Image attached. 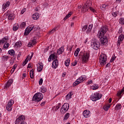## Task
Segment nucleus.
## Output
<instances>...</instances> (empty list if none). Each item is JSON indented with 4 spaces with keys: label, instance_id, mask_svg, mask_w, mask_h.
<instances>
[{
    "label": "nucleus",
    "instance_id": "32",
    "mask_svg": "<svg viewBox=\"0 0 124 124\" xmlns=\"http://www.w3.org/2000/svg\"><path fill=\"white\" fill-rule=\"evenodd\" d=\"M91 89L93 90H97L98 89V85L97 84H94L91 87Z\"/></svg>",
    "mask_w": 124,
    "mask_h": 124
},
{
    "label": "nucleus",
    "instance_id": "38",
    "mask_svg": "<svg viewBox=\"0 0 124 124\" xmlns=\"http://www.w3.org/2000/svg\"><path fill=\"white\" fill-rule=\"evenodd\" d=\"M46 91H47V90L46 89V88L43 86L41 87L40 92H41V93H46Z\"/></svg>",
    "mask_w": 124,
    "mask_h": 124
},
{
    "label": "nucleus",
    "instance_id": "36",
    "mask_svg": "<svg viewBox=\"0 0 124 124\" xmlns=\"http://www.w3.org/2000/svg\"><path fill=\"white\" fill-rule=\"evenodd\" d=\"M60 108L61 104H58V105L57 106L54 107L53 109L55 110V111H57L59 110V109H60Z\"/></svg>",
    "mask_w": 124,
    "mask_h": 124
},
{
    "label": "nucleus",
    "instance_id": "60",
    "mask_svg": "<svg viewBox=\"0 0 124 124\" xmlns=\"http://www.w3.org/2000/svg\"><path fill=\"white\" fill-rule=\"evenodd\" d=\"M17 67V64L14 65L13 68H15V69H16V68Z\"/></svg>",
    "mask_w": 124,
    "mask_h": 124
},
{
    "label": "nucleus",
    "instance_id": "48",
    "mask_svg": "<svg viewBox=\"0 0 124 124\" xmlns=\"http://www.w3.org/2000/svg\"><path fill=\"white\" fill-rule=\"evenodd\" d=\"M117 14H118V13L117 12H112V15L113 17H117Z\"/></svg>",
    "mask_w": 124,
    "mask_h": 124
},
{
    "label": "nucleus",
    "instance_id": "8",
    "mask_svg": "<svg viewBox=\"0 0 124 124\" xmlns=\"http://www.w3.org/2000/svg\"><path fill=\"white\" fill-rule=\"evenodd\" d=\"M68 109H69V104L67 103H65L61 108L60 110L61 113H62V114H64L68 111Z\"/></svg>",
    "mask_w": 124,
    "mask_h": 124
},
{
    "label": "nucleus",
    "instance_id": "3",
    "mask_svg": "<svg viewBox=\"0 0 124 124\" xmlns=\"http://www.w3.org/2000/svg\"><path fill=\"white\" fill-rule=\"evenodd\" d=\"M42 99H43V94L41 93H35L32 97V100L35 102H39Z\"/></svg>",
    "mask_w": 124,
    "mask_h": 124
},
{
    "label": "nucleus",
    "instance_id": "49",
    "mask_svg": "<svg viewBox=\"0 0 124 124\" xmlns=\"http://www.w3.org/2000/svg\"><path fill=\"white\" fill-rule=\"evenodd\" d=\"M115 56H112L111 59L110 60V62H113L115 61Z\"/></svg>",
    "mask_w": 124,
    "mask_h": 124
},
{
    "label": "nucleus",
    "instance_id": "24",
    "mask_svg": "<svg viewBox=\"0 0 124 124\" xmlns=\"http://www.w3.org/2000/svg\"><path fill=\"white\" fill-rule=\"evenodd\" d=\"M14 14H11L8 16V20H10V21H12V20H14Z\"/></svg>",
    "mask_w": 124,
    "mask_h": 124
},
{
    "label": "nucleus",
    "instance_id": "52",
    "mask_svg": "<svg viewBox=\"0 0 124 124\" xmlns=\"http://www.w3.org/2000/svg\"><path fill=\"white\" fill-rule=\"evenodd\" d=\"M72 46H71L69 49H68V47H67V50L68 51H69L70 52H71V51L72 50Z\"/></svg>",
    "mask_w": 124,
    "mask_h": 124
},
{
    "label": "nucleus",
    "instance_id": "22",
    "mask_svg": "<svg viewBox=\"0 0 124 124\" xmlns=\"http://www.w3.org/2000/svg\"><path fill=\"white\" fill-rule=\"evenodd\" d=\"M63 52H64V46H62L58 50L57 53L58 55H61Z\"/></svg>",
    "mask_w": 124,
    "mask_h": 124
},
{
    "label": "nucleus",
    "instance_id": "56",
    "mask_svg": "<svg viewBox=\"0 0 124 124\" xmlns=\"http://www.w3.org/2000/svg\"><path fill=\"white\" fill-rule=\"evenodd\" d=\"M14 71H15V68H12V69L11 70V72H12V73H13V72H14Z\"/></svg>",
    "mask_w": 124,
    "mask_h": 124
},
{
    "label": "nucleus",
    "instance_id": "2",
    "mask_svg": "<svg viewBox=\"0 0 124 124\" xmlns=\"http://www.w3.org/2000/svg\"><path fill=\"white\" fill-rule=\"evenodd\" d=\"M81 60L82 63H87L90 59V53L89 52H84L81 55Z\"/></svg>",
    "mask_w": 124,
    "mask_h": 124
},
{
    "label": "nucleus",
    "instance_id": "26",
    "mask_svg": "<svg viewBox=\"0 0 124 124\" xmlns=\"http://www.w3.org/2000/svg\"><path fill=\"white\" fill-rule=\"evenodd\" d=\"M18 28H19V25H18V24H14L13 27V31H17V30H18Z\"/></svg>",
    "mask_w": 124,
    "mask_h": 124
},
{
    "label": "nucleus",
    "instance_id": "28",
    "mask_svg": "<svg viewBox=\"0 0 124 124\" xmlns=\"http://www.w3.org/2000/svg\"><path fill=\"white\" fill-rule=\"evenodd\" d=\"M110 107H111V105L110 104H108L107 105H105V106H104V109L105 110V111H108V110H109V108H110Z\"/></svg>",
    "mask_w": 124,
    "mask_h": 124
},
{
    "label": "nucleus",
    "instance_id": "61",
    "mask_svg": "<svg viewBox=\"0 0 124 124\" xmlns=\"http://www.w3.org/2000/svg\"><path fill=\"white\" fill-rule=\"evenodd\" d=\"M14 61L12 60H11L10 61V63L11 64V65L13 64Z\"/></svg>",
    "mask_w": 124,
    "mask_h": 124
},
{
    "label": "nucleus",
    "instance_id": "16",
    "mask_svg": "<svg viewBox=\"0 0 124 124\" xmlns=\"http://www.w3.org/2000/svg\"><path fill=\"white\" fill-rule=\"evenodd\" d=\"M59 66V61L57 59L54 60L52 63V67L54 68V69H56L57 67Z\"/></svg>",
    "mask_w": 124,
    "mask_h": 124
},
{
    "label": "nucleus",
    "instance_id": "29",
    "mask_svg": "<svg viewBox=\"0 0 124 124\" xmlns=\"http://www.w3.org/2000/svg\"><path fill=\"white\" fill-rule=\"evenodd\" d=\"M70 116V113H67L63 117V121H66L69 118V116Z\"/></svg>",
    "mask_w": 124,
    "mask_h": 124
},
{
    "label": "nucleus",
    "instance_id": "53",
    "mask_svg": "<svg viewBox=\"0 0 124 124\" xmlns=\"http://www.w3.org/2000/svg\"><path fill=\"white\" fill-rule=\"evenodd\" d=\"M90 9L91 11H92V12H96V11L95 10H94V9H93V8H92V7H90Z\"/></svg>",
    "mask_w": 124,
    "mask_h": 124
},
{
    "label": "nucleus",
    "instance_id": "12",
    "mask_svg": "<svg viewBox=\"0 0 124 124\" xmlns=\"http://www.w3.org/2000/svg\"><path fill=\"white\" fill-rule=\"evenodd\" d=\"M57 58L58 55L56 53H54L49 56L48 59V62H52V60H53V61H55V60H57Z\"/></svg>",
    "mask_w": 124,
    "mask_h": 124
},
{
    "label": "nucleus",
    "instance_id": "1",
    "mask_svg": "<svg viewBox=\"0 0 124 124\" xmlns=\"http://www.w3.org/2000/svg\"><path fill=\"white\" fill-rule=\"evenodd\" d=\"M107 31H108L107 27L103 26L99 30L97 35V37L100 38V41L101 44L103 45H105L108 43V38H107V36H104L105 35V33L107 32Z\"/></svg>",
    "mask_w": 124,
    "mask_h": 124
},
{
    "label": "nucleus",
    "instance_id": "54",
    "mask_svg": "<svg viewBox=\"0 0 124 124\" xmlns=\"http://www.w3.org/2000/svg\"><path fill=\"white\" fill-rule=\"evenodd\" d=\"M93 80H91L87 82V85H91V84H92Z\"/></svg>",
    "mask_w": 124,
    "mask_h": 124
},
{
    "label": "nucleus",
    "instance_id": "40",
    "mask_svg": "<svg viewBox=\"0 0 124 124\" xmlns=\"http://www.w3.org/2000/svg\"><path fill=\"white\" fill-rule=\"evenodd\" d=\"M30 77L31 78V79H33V69H31V71H30Z\"/></svg>",
    "mask_w": 124,
    "mask_h": 124
},
{
    "label": "nucleus",
    "instance_id": "58",
    "mask_svg": "<svg viewBox=\"0 0 124 124\" xmlns=\"http://www.w3.org/2000/svg\"><path fill=\"white\" fill-rule=\"evenodd\" d=\"M31 64H29L27 67V68H31Z\"/></svg>",
    "mask_w": 124,
    "mask_h": 124
},
{
    "label": "nucleus",
    "instance_id": "10",
    "mask_svg": "<svg viewBox=\"0 0 124 124\" xmlns=\"http://www.w3.org/2000/svg\"><path fill=\"white\" fill-rule=\"evenodd\" d=\"M14 104V101L13 100H10L8 104L7 105L6 109L7 111L10 112L12 110V105Z\"/></svg>",
    "mask_w": 124,
    "mask_h": 124
},
{
    "label": "nucleus",
    "instance_id": "42",
    "mask_svg": "<svg viewBox=\"0 0 124 124\" xmlns=\"http://www.w3.org/2000/svg\"><path fill=\"white\" fill-rule=\"evenodd\" d=\"M100 8H101L102 10H105V9H106V5L103 4L101 5Z\"/></svg>",
    "mask_w": 124,
    "mask_h": 124
},
{
    "label": "nucleus",
    "instance_id": "47",
    "mask_svg": "<svg viewBox=\"0 0 124 124\" xmlns=\"http://www.w3.org/2000/svg\"><path fill=\"white\" fill-rule=\"evenodd\" d=\"M2 58L4 59L5 62H7V60H8V59H9V57L8 56H3L2 57Z\"/></svg>",
    "mask_w": 124,
    "mask_h": 124
},
{
    "label": "nucleus",
    "instance_id": "64",
    "mask_svg": "<svg viewBox=\"0 0 124 124\" xmlns=\"http://www.w3.org/2000/svg\"><path fill=\"white\" fill-rule=\"evenodd\" d=\"M26 76H27V74H23V77H26Z\"/></svg>",
    "mask_w": 124,
    "mask_h": 124
},
{
    "label": "nucleus",
    "instance_id": "11",
    "mask_svg": "<svg viewBox=\"0 0 124 124\" xmlns=\"http://www.w3.org/2000/svg\"><path fill=\"white\" fill-rule=\"evenodd\" d=\"M91 46L94 50H98V48L100 47V43L99 42H92Z\"/></svg>",
    "mask_w": 124,
    "mask_h": 124
},
{
    "label": "nucleus",
    "instance_id": "35",
    "mask_svg": "<svg viewBox=\"0 0 124 124\" xmlns=\"http://www.w3.org/2000/svg\"><path fill=\"white\" fill-rule=\"evenodd\" d=\"M115 108L116 110H120V109H122V105L121 104H118L116 105Z\"/></svg>",
    "mask_w": 124,
    "mask_h": 124
},
{
    "label": "nucleus",
    "instance_id": "5",
    "mask_svg": "<svg viewBox=\"0 0 124 124\" xmlns=\"http://www.w3.org/2000/svg\"><path fill=\"white\" fill-rule=\"evenodd\" d=\"M99 62L102 66L105 65L106 64V61L107 59L106 58V55L104 54H102L99 57Z\"/></svg>",
    "mask_w": 124,
    "mask_h": 124
},
{
    "label": "nucleus",
    "instance_id": "34",
    "mask_svg": "<svg viewBox=\"0 0 124 124\" xmlns=\"http://www.w3.org/2000/svg\"><path fill=\"white\" fill-rule=\"evenodd\" d=\"M71 14H72V13L70 12L69 14L66 15V16L63 19L64 21H65V20H66L67 19H68V18H69V17H70V16H71Z\"/></svg>",
    "mask_w": 124,
    "mask_h": 124
},
{
    "label": "nucleus",
    "instance_id": "50",
    "mask_svg": "<svg viewBox=\"0 0 124 124\" xmlns=\"http://www.w3.org/2000/svg\"><path fill=\"white\" fill-rule=\"evenodd\" d=\"M77 64V61H75V62L72 63V65L73 66H75Z\"/></svg>",
    "mask_w": 124,
    "mask_h": 124
},
{
    "label": "nucleus",
    "instance_id": "63",
    "mask_svg": "<svg viewBox=\"0 0 124 124\" xmlns=\"http://www.w3.org/2000/svg\"><path fill=\"white\" fill-rule=\"evenodd\" d=\"M107 67H108V66H110V63H108L106 65Z\"/></svg>",
    "mask_w": 124,
    "mask_h": 124
},
{
    "label": "nucleus",
    "instance_id": "18",
    "mask_svg": "<svg viewBox=\"0 0 124 124\" xmlns=\"http://www.w3.org/2000/svg\"><path fill=\"white\" fill-rule=\"evenodd\" d=\"M83 115L85 118H89L91 116V112L89 110H85L83 111Z\"/></svg>",
    "mask_w": 124,
    "mask_h": 124
},
{
    "label": "nucleus",
    "instance_id": "30",
    "mask_svg": "<svg viewBox=\"0 0 124 124\" xmlns=\"http://www.w3.org/2000/svg\"><path fill=\"white\" fill-rule=\"evenodd\" d=\"M8 54L11 56H14L15 55V51L13 49H11L8 51Z\"/></svg>",
    "mask_w": 124,
    "mask_h": 124
},
{
    "label": "nucleus",
    "instance_id": "14",
    "mask_svg": "<svg viewBox=\"0 0 124 124\" xmlns=\"http://www.w3.org/2000/svg\"><path fill=\"white\" fill-rule=\"evenodd\" d=\"M9 5H10V2L9 1L4 2L2 5V10L4 11V10L9 7Z\"/></svg>",
    "mask_w": 124,
    "mask_h": 124
},
{
    "label": "nucleus",
    "instance_id": "7",
    "mask_svg": "<svg viewBox=\"0 0 124 124\" xmlns=\"http://www.w3.org/2000/svg\"><path fill=\"white\" fill-rule=\"evenodd\" d=\"M25 116L21 115L16 119L15 121V124H20V123H21V124H27V123L24 122V121H25Z\"/></svg>",
    "mask_w": 124,
    "mask_h": 124
},
{
    "label": "nucleus",
    "instance_id": "46",
    "mask_svg": "<svg viewBox=\"0 0 124 124\" xmlns=\"http://www.w3.org/2000/svg\"><path fill=\"white\" fill-rule=\"evenodd\" d=\"M3 47L4 48H5V49H7V48L9 47V44L8 43H5Z\"/></svg>",
    "mask_w": 124,
    "mask_h": 124
},
{
    "label": "nucleus",
    "instance_id": "39",
    "mask_svg": "<svg viewBox=\"0 0 124 124\" xmlns=\"http://www.w3.org/2000/svg\"><path fill=\"white\" fill-rule=\"evenodd\" d=\"M16 47H21L22 46V44L21 42H17L15 44Z\"/></svg>",
    "mask_w": 124,
    "mask_h": 124
},
{
    "label": "nucleus",
    "instance_id": "6",
    "mask_svg": "<svg viewBox=\"0 0 124 124\" xmlns=\"http://www.w3.org/2000/svg\"><path fill=\"white\" fill-rule=\"evenodd\" d=\"M86 79H87V78L86 77V76H82L79 77L73 84V86L75 87L76 86H77V85H78V84H80V83H81V82H83V81H85V80H86Z\"/></svg>",
    "mask_w": 124,
    "mask_h": 124
},
{
    "label": "nucleus",
    "instance_id": "33",
    "mask_svg": "<svg viewBox=\"0 0 124 124\" xmlns=\"http://www.w3.org/2000/svg\"><path fill=\"white\" fill-rule=\"evenodd\" d=\"M80 52V48H78L74 53V55L75 57H77L78 56V54H79V52Z\"/></svg>",
    "mask_w": 124,
    "mask_h": 124
},
{
    "label": "nucleus",
    "instance_id": "43",
    "mask_svg": "<svg viewBox=\"0 0 124 124\" xmlns=\"http://www.w3.org/2000/svg\"><path fill=\"white\" fill-rule=\"evenodd\" d=\"M71 96H72V94H71V93H69L67 95H66V99H70L71 98Z\"/></svg>",
    "mask_w": 124,
    "mask_h": 124
},
{
    "label": "nucleus",
    "instance_id": "13",
    "mask_svg": "<svg viewBox=\"0 0 124 124\" xmlns=\"http://www.w3.org/2000/svg\"><path fill=\"white\" fill-rule=\"evenodd\" d=\"M32 57H33V53H31V54H29L28 57H27V58L25 59V60L24 61V62H23L22 63V65L23 66H25V65H26V63H28V62H29V60L30 59V60H31Z\"/></svg>",
    "mask_w": 124,
    "mask_h": 124
},
{
    "label": "nucleus",
    "instance_id": "55",
    "mask_svg": "<svg viewBox=\"0 0 124 124\" xmlns=\"http://www.w3.org/2000/svg\"><path fill=\"white\" fill-rule=\"evenodd\" d=\"M25 12H26V9H23L21 11V14H24V13H25Z\"/></svg>",
    "mask_w": 124,
    "mask_h": 124
},
{
    "label": "nucleus",
    "instance_id": "4",
    "mask_svg": "<svg viewBox=\"0 0 124 124\" xmlns=\"http://www.w3.org/2000/svg\"><path fill=\"white\" fill-rule=\"evenodd\" d=\"M101 97H102V95L97 92H96L92 94V96L91 97V99L93 101H96L97 100L100 99Z\"/></svg>",
    "mask_w": 124,
    "mask_h": 124
},
{
    "label": "nucleus",
    "instance_id": "25",
    "mask_svg": "<svg viewBox=\"0 0 124 124\" xmlns=\"http://www.w3.org/2000/svg\"><path fill=\"white\" fill-rule=\"evenodd\" d=\"M92 29H93V25H90L86 31V33H90V32L92 31Z\"/></svg>",
    "mask_w": 124,
    "mask_h": 124
},
{
    "label": "nucleus",
    "instance_id": "45",
    "mask_svg": "<svg viewBox=\"0 0 124 124\" xmlns=\"http://www.w3.org/2000/svg\"><path fill=\"white\" fill-rule=\"evenodd\" d=\"M87 29H88V25H84L82 28V31H85Z\"/></svg>",
    "mask_w": 124,
    "mask_h": 124
},
{
    "label": "nucleus",
    "instance_id": "62",
    "mask_svg": "<svg viewBox=\"0 0 124 124\" xmlns=\"http://www.w3.org/2000/svg\"><path fill=\"white\" fill-rule=\"evenodd\" d=\"M108 102H109V103H111V102H112V99H111V98L109 99Z\"/></svg>",
    "mask_w": 124,
    "mask_h": 124
},
{
    "label": "nucleus",
    "instance_id": "19",
    "mask_svg": "<svg viewBox=\"0 0 124 124\" xmlns=\"http://www.w3.org/2000/svg\"><path fill=\"white\" fill-rule=\"evenodd\" d=\"M12 83H13V80L12 79H9L5 86L4 89H8L10 85H12Z\"/></svg>",
    "mask_w": 124,
    "mask_h": 124
},
{
    "label": "nucleus",
    "instance_id": "23",
    "mask_svg": "<svg viewBox=\"0 0 124 124\" xmlns=\"http://www.w3.org/2000/svg\"><path fill=\"white\" fill-rule=\"evenodd\" d=\"M32 18L33 19V20H37V19L39 18V14H38L37 13H34L32 16Z\"/></svg>",
    "mask_w": 124,
    "mask_h": 124
},
{
    "label": "nucleus",
    "instance_id": "15",
    "mask_svg": "<svg viewBox=\"0 0 124 124\" xmlns=\"http://www.w3.org/2000/svg\"><path fill=\"white\" fill-rule=\"evenodd\" d=\"M32 29H33V26H29L28 27L26 30L24 32V35H28L29 34V33L30 32H31V31H32Z\"/></svg>",
    "mask_w": 124,
    "mask_h": 124
},
{
    "label": "nucleus",
    "instance_id": "44",
    "mask_svg": "<svg viewBox=\"0 0 124 124\" xmlns=\"http://www.w3.org/2000/svg\"><path fill=\"white\" fill-rule=\"evenodd\" d=\"M26 27V22H22L20 24L21 29H23V28H25Z\"/></svg>",
    "mask_w": 124,
    "mask_h": 124
},
{
    "label": "nucleus",
    "instance_id": "17",
    "mask_svg": "<svg viewBox=\"0 0 124 124\" xmlns=\"http://www.w3.org/2000/svg\"><path fill=\"white\" fill-rule=\"evenodd\" d=\"M124 36L123 34L120 35L118 37V40L117 42V46H120L121 45V43L123 42V40H124Z\"/></svg>",
    "mask_w": 124,
    "mask_h": 124
},
{
    "label": "nucleus",
    "instance_id": "31",
    "mask_svg": "<svg viewBox=\"0 0 124 124\" xmlns=\"http://www.w3.org/2000/svg\"><path fill=\"white\" fill-rule=\"evenodd\" d=\"M43 69V65L39 64L37 66V70L39 72H40Z\"/></svg>",
    "mask_w": 124,
    "mask_h": 124
},
{
    "label": "nucleus",
    "instance_id": "41",
    "mask_svg": "<svg viewBox=\"0 0 124 124\" xmlns=\"http://www.w3.org/2000/svg\"><path fill=\"white\" fill-rule=\"evenodd\" d=\"M123 93H124V91H122V90H121V91L117 93L118 96H119V97H122V94H123Z\"/></svg>",
    "mask_w": 124,
    "mask_h": 124
},
{
    "label": "nucleus",
    "instance_id": "59",
    "mask_svg": "<svg viewBox=\"0 0 124 124\" xmlns=\"http://www.w3.org/2000/svg\"><path fill=\"white\" fill-rule=\"evenodd\" d=\"M66 75L65 73H62V77H65Z\"/></svg>",
    "mask_w": 124,
    "mask_h": 124
},
{
    "label": "nucleus",
    "instance_id": "57",
    "mask_svg": "<svg viewBox=\"0 0 124 124\" xmlns=\"http://www.w3.org/2000/svg\"><path fill=\"white\" fill-rule=\"evenodd\" d=\"M46 102H43L41 103V106H44V105H45Z\"/></svg>",
    "mask_w": 124,
    "mask_h": 124
},
{
    "label": "nucleus",
    "instance_id": "27",
    "mask_svg": "<svg viewBox=\"0 0 124 124\" xmlns=\"http://www.w3.org/2000/svg\"><path fill=\"white\" fill-rule=\"evenodd\" d=\"M7 40H8V39L5 38V37H4L3 39L0 40V45L1 44L5 43V42L6 43V42L7 41Z\"/></svg>",
    "mask_w": 124,
    "mask_h": 124
},
{
    "label": "nucleus",
    "instance_id": "21",
    "mask_svg": "<svg viewBox=\"0 0 124 124\" xmlns=\"http://www.w3.org/2000/svg\"><path fill=\"white\" fill-rule=\"evenodd\" d=\"M35 44H36V39H33L32 40H31V42L28 43V47H31Z\"/></svg>",
    "mask_w": 124,
    "mask_h": 124
},
{
    "label": "nucleus",
    "instance_id": "51",
    "mask_svg": "<svg viewBox=\"0 0 124 124\" xmlns=\"http://www.w3.org/2000/svg\"><path fill=\"white\" fill-rule=\"evenodd\" d=\"M42 83H43V79L40 78L39 81V85H42Z\"/></svg>",
    "mask_w": 124,
    "mask_h": 124
},
{
    "label": "nucleus",
    "instance_id": "37",
    "mask_svg": "<svg viewBox=\"0 0 124 124\" xmlns=\"http://www.w3.org/2000/svg\"><path fill=\"white\" fill-rule=\"evenodd\" d=\"M64 63L66 66H69V63H70V60H69V59H67L65 61Z\"/></svg>",
    "mask_w": 124,
    "mask_h": 124
},
{
    "label": "nucleus",
    "instance_id": "9",
    "mask_svg": "<svg viewBox=\"0 0 124 124\" xmlns=\"http://www.w3.org/2000/svg\"><path fill=\"white\" fill-rule=\"evenodd\" d=\"M90 5H92V3L91 1L90 2H86L85 4L83 6L82 8L81 9L82 12H86L89 10V7H90Z\"/></svg>",
    "mask_w": 124,
    "mask_h": 124
},
{
    "label": "nucleus",
    "instance_id": "20",
    "mask_svg": "<svg viewBox=\"0 0 124 124\" xmlns=\"http://www.w3.org/2000/svg\"><path fill=\"white\" fill-rule=\"evenodd\" d=\"M59 28L60 26L59 25L55 26L51 31L48 32V34H52V33H54L55 31L59 30Z\"/></svg>",
    "mask_w": 124,
    "mask_h": 124
}]
</instances>
